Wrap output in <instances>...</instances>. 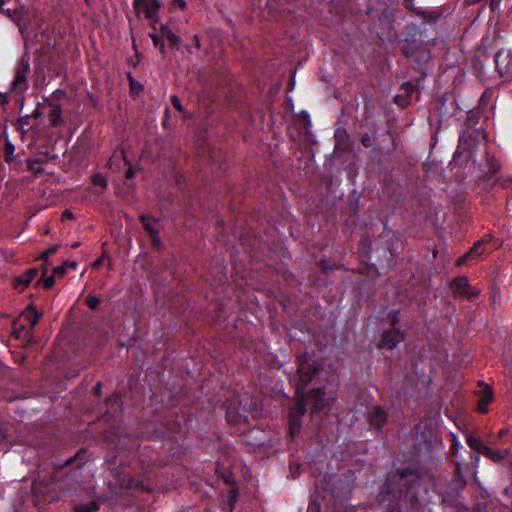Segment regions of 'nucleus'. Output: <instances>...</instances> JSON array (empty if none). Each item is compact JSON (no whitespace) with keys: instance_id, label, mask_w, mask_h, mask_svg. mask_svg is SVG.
I'll use <instances>...</instances> for the list:
<instances>
[{"instance_id":"obj_34","label":"nucleus","mask_w":512,"mask_h":512,"mask_svg":"<svg viewBox=\"0 0 512 512\" xmlns=\"http://www.w3.org/2000/svg\"><path fill=\"white\" fill-rule=\"evenodd\" d=\"M362 143L366 146V147H369L370 146V138L369 136H365L362 138Z\"/></svg>"},{"instance_id":"obj_15","label":"nucleus","mask_w":512,"mask_h":512,"mask_svg":"<svg viewBox=\"0 0 512 512\" xmlns=\"http://www.w3.org/2000/svg\"><path fill=\"white\" fill-rule=\"evenodd\" d=\"M49 121L52 126L58 127L62 124V109L59 105H52L48 114Z\"/></svg>"},{"instance_id":"obj_32","label":"nucleus","mask_w":512,"mask_h":512,"mask_svg":"<svg viewBox=\"0 0 512 512\" xmlns=\"http://www.w3.org/2000/svg\"><path fill=\"white\" fill-rule=\"evenodd\" d=\"M56 250H57V246H54V247L46 250L45 252H43V256L48 257V255H50L51 253H54Z\"/></svg>"},{"instance_id":"obj_14","label":"nucleus","mask_w":512,"mask_h":512,"mask_svg":"<svg viewBox=\"0 0 512 512\" xmlns=\"http://www.w3.org/2000/svg\"><path fill=\"white\" fill-rule=\"evenodd\" d=\"M466 442L471 449H473L474 451H476L478 453L483 454L487 448V446L482 442L481 439L473 436L472 434L466 435Z\"/></svg>"},{"instance_id":"obj_24","label":"nucleus","mask_w":512,"mask_h":512,"mask_svg":"<svg viewBox=\"0 0 512 512\" xmlns=\"http://www.w3.org/2000/svg\"><path fill=\"white\" fill-rule=\"evenodd\" d=\"M92 181H93V184H94V185H100V186H102V187H105V186H106V180H105V178H104L102 175H100V174H96V175H94V176H93V178H92Z\"/></svg>"},{"instance_id":"obj_21","label":"nucleus","mask_w":512,"mask_h":512,"mask_svg":"<svg viewBox=\"0 0 512 512\" xmlns=\"http://www.w3.org/2000/svg\"><path fill=\"white\" fill-rule=\"evenodd\" d=\"M149 37L152 39L154 46L157 47L162 54H164L165 44L161 37L155 33H150Z\"/></svg>"},{"instance_id":"obj_31","label":"nucleus","mask_w":512,"mask_h":512,"mask_svg":"<svg viewBox=\"0 0 512 512\" xmlns=\"http://www.w3.org/2000/svg\"><path fill=\"white\" fill-rule=\"evenodd\" d=\"M192 39H193V42H194V44H195V47H196L197 49H200V47H201V43H200V39H199V37H198L197 35H193Z\"/></svg>"},{"instance_id":"obj_6","label":"nucleus","mask_w":512,"mask_h":512,"mask_svg":"<svg viewBox=\"0 0 512 512\" xmlns=\"http://www.w3.org/2000/svg\"><path fill=\"white\" fill-rule=\"evenodd\" d=\"M451 289L455 295L466 299H470L479 294V289L471 287L468 279L464 276L453 279Z\"/></svg>"},{"instance_id":"obj_42","label":"nucleus","mask_w":512,"mask_h":512,"mask_svg":"<svg viewBox=\"0 0 512 512\" xmlns=\"http://www.w3.org/2000/svg\"><path fill=\"white\" fill-rule=\"evenodd\" d=\"M100 265H101V259L96 260L95 263H94V266L98 267Z\"/></svg>"},{"instance_id":"obj_44","label":"nucleus","mask_w":512,"mask_h":512,"mask_svg":"<svg viewBox=\"0 0 512 512\" xmlns=\"http://www.w3.org/2000/svg\"><path fill=\"white\" fill-rule=\"evenodd\" d=\"M113 401L115 402V404H118L119 397L115 396V397L113 398Z\"/></svg>"},{"instance_id":"obj_13","label":"nucleus","mask_w":512,"mask_h":512,"mask_svg":"<svg viewBox=\"0 0 512 512\" xmlns=\"http://www.w3.org/2000/svg\"><path fill=\"white\" fill-rule=\"evenodd\" d=\"M401 90L406 94L408 100L405 102H400L399 97L395 98V101L400 105L409 104L413 99L417 98L418 92L415 90V87L411 83H404L401 87Z\"/></svg>"},{"instance_id":"obj_2","label":"nucleus","mask_w":512,"mask_h":512,"mask_svg":"<svg viewBox=\"0 0 512 512\" xmlns=\"http://www.w3.org/2000/svg\"><path fill=\"white\" fill-rule=\"evenodd\" d=\"M300 399L291 408L289 415V428L292 437H296L302 426V417L306 413V405L311 404L312 415L323 409H331L332 403L336 400V392L331 386L317 387L310 389L306 394L300 392Z\"/></svg>"},{"instance_id":"obj_29","label":"nucleus","mask_w":512,"mask_h":512,"mask_svg":"<svg viewBox=\"0 0 512 512\" xmlns=\"http://www.w3.org/2000/svg\"><path fill=\"white\" fill-rule=\"evenodd\" d=\"M14 152V146L11 142H7L5 145V153L8 155Z\"/></svg>"},{"instance_id":"obj_35","label":"nucleus","mask_w":512,"mask_h":512,"mask_svg":"<svg viewBox=\"0 0 512 512\" xmlns=\"http://www.w3.org/2000/svg\"><path fill=\"white\" fill-rule=\"evenodd\" d=\"M403 52L406 56H412V51L410 50L408 45L404 47Z\"/></svg>"},{"instance_id":"obj_33","label":"nucleus","mask_w":512,"mask_h":512,"mask_svg":"<svg viewBox=\"0 0 512 512\" xmlns=\"http://www.w3.org/2000/svg\"><path fill=\"white\" fill-rule=\"evenodd\" d=\"M134 174H135V173H134V170L130 167V168L126 171L125 176H126V178L131 179V178H133V177H134Z\"/></svg>"},{"instance_id":"obj_4","label":"nucleus","mask_w":512,"mask_h":512,"mask_svg":"<svg viewBox=\"0 0 512 512\" xmlns=\"http://www.w3.org/2000/svg\"><path fill=\"white\" fill-rule=\"evenodd\" d=\"M133 6L137 13H144L145 17L153 23V29H155V23L159 21V11L162 3L160 0H133Z\"/></svg>"},{"instance_id":"obj_28","label":"nucleus","mask_w":512,"mask_h":512,"mask_svg":"<svg viewBox=\"0 0 512 512\" xmlns=\"http://www.w3.org/2000/svg\"><path fill=\"white\" fill-rule=\"evenodd\" d=\"M452 438H453L452 450L456 453L459 450L460 443H459V441L457 440V437L454 434H452Z\"/></svg>"},{"instance_id":"obj_26","label":"nucleus","mask_w":512,"mask_h":512,"mask_svg":"<svg viewBox=\"0 0 512 512\" xmlns=\"http://www.w3.org/2000/svg\"><path fill=\"white\" fill-rule=\"evenodd\" d=\"M172 6L174 8H179L181 10L186 9V1L185 0H173Z\"/></svg>"},{"instance_id":"obj_3","label":"nucleus","mask_w":512,"mask_h":512,"mask_svg":"<svg viewBox=\"0 0 512 512\" xmlns=\"http://www.w3.org/2000/svg\"><path fill=\"white\" fill-rule=\"evenodd\" d=\"M330 370V367L326 370L320 369L308 354L302 355L299 359L298 373L302 384H308L313 379L330 373Z\"/></svg>"},{"instance_id":"obj_27","label":"nucleus","mask_w":512,"mask_h":512,"mask_svg":"<svg viewBox=\"0 0 512 512\" xmlns=\"http://www.w3.org/2000/svg\"><path fill=\"white\" fill-rule=\"evenodd\" d=\"M54 276H63L66 273V268L64 265L57 266L53 269Z\"/></svg>"},{"instance_id":"obj_18","label":"nucleus","mask_w":512,"mask_h":512,"mask_svg":"<svg viewBox=\"0 0 512 512\" xmlns=\"http://www.w3.org/2000/svg\"><path fill=\"white\" fill-rule=\"evenodd\" d=\"M160 31L174 45H179L181 43L180 37L178 35H176L167 25L162 24L160 26Z\"/></svg>"},{"instance_id":"obj_38","label":"nucleus","mask_w":512,"mask_h":512,"mask_svg":"<svg viewBox=\"0 0 512 512\" xmlns=\"http://www.w3.org/2000/svg\"><path fill=\"white\" fill-rule=\"evenodd\" d=\"M28 119H29V115H27V116H25V117H21L20 122H21L22 124L27 125V124H28Z\"/></svg>"},{"instance_id":"obj_22","label":"nucleus","mask_w":512,"mask_h":512,"mask_svg":"<svg viewBox=\"0 0 512 512\" xmlns=\"http://www.w3.org/2000/svg\"><path fill=\"white\" fill-rule=\"evenodd\" d=\"M171 102H172L173 106L175 107V109H177L180 113H182L185 116L186 111H185L183 105L181 104L180 99L178 98L177 95L171 96Z\"/></svg>"},{"instance_id":"obj_10","label":"nucleus","mask_w":512,"mask_h":512,"mask_svg":"<svg viewBox=\"0 0 512 512\" xmlns=\"http://www.w3.org/2000/svg\"><path fill=\"white\" fill-rule=\"evenodd\" d=\"M141 221L143 223V226H144L145 230L150 235L151 242H152L153 246L159 247L160 244H161V241H160V237L158 235V230H157L158 221L157 220H153V219H149L146 216H142L141 217Z\"/></svg>"},{"instance_id":"obj_20","label":"nucleus","mask_w":512,"mask_h":512,"mask_svg":"<svg viewBox=\"0 0 512 512\" xmlns=\"http://www.w3.org/2000/svg\"><path fill=\"white\" fill-rule=\"evenodd\" d=\"M98 509H99V505L97 504V502L92 501L88 504L78 505L75 508V511L76 512H96Z\"/></svg>"},{"instance_id":"obj_36","label":"nucleus","mask_w":512,"mask_h":512,"mask_svg":"<svg viewBox=\"0 0 512 512\" xmlns=\"http://www.w3.org/2000/svg\"><path fill=\"white\" fill-rule=\"evenodd\" d=\"M413 2L414 0H405L406 7L413 9Z\"/></svg>"},{"instance_id":"obj_37","label":"nucleus","mask_w":512,"mask_h":512,"mask_svg":"<svg viewBox=\"0 0 512 512\" xmlns=\"http://www.w3.org/2000/svg\"><path fill=\"white\" fill-rule=\"evenodd\" d=\"M101 388H102V385H101V383H100V382H98V383L95 385L94 390H95V392H96L97 394H99V393H100V391H101Z\"/></svg>"},{"instance_id":"obj_23","label":"nucleus","mask_w":512,"mask_h":512,"mask_svg":"<svg viewBox=\"0 0 512 512\" xmlns=\"http://www.w3.org/2000/svg\"><path fill=\"white\" fill-rule=\"evenodd\" d=\"M86 303L91 309H96L99 305V299L96 296L90 295L87 297Z\"/></svg>"},{"instance_id":"obj_40","label":"nucleus","mask_w":512,"mask_h":512,"mask_svg":"<svg viewBox=\"0 0 512 512\" xmlns=\"http://www.w3.org/2000/svg\"><path fill=\"white\" fill-rule=\"evenodd\" d=\"M506 434H507V430H506V429H502V430H500V431H499L498 436H499V438H502V437H504Z\"/></svg>"},{"instance_id":"obj_5","label":"nucleus","mask_w":512,"mask_h":512,"mask_svg":"<svg viewBox=\"0 0 512 512\" xmlns=\"http://www.w3.org/2000/svg\"><path fill=\"white\" fill-rule=\"evenodd\" d=\"M29 70V61L22 59L21 62L17 64L15 70V76L12 82V90L17 92H24L28 89L27 75Z\"/></svg>"},{"instance_id":"obj_7","label":"nucleus","mask_w":512,"mask_h":512,"mask_svg":"<svg viewBox=\"0 0 512 512\" xmlns=\"http://www.w3.org/2000/svg\"><path fill=\"white\" fill-rule=\"evenodd\" d=\"M495 64L502 76H508L512 70V57L509 51H499L495 56Z\"/></svg>"},{"instance_id":"obj_19","label":"nucleus","mask_w":512,"mask_h":512,"mask_svg":"<svg viewBox=\"0 0 512 512\" xmlns=\"http://www.w3.org/2000/svg\"><path fill=\"white\" fill-rule=\"evenodd\" d=\"M38 274L37 269H29L25 275L18 278V283L21 284L23 287L27 286L33 278Z\"/></svg>"},{"instance_id":"obj_25","label":"nucleus","mask_w":512,"mask_h":512,"mask_svg":"<svg viewBox=\"0 0 512 512\" xmlns=\"http://www.w3.org/2000/svg\"><path fill=\"white\" fill-rule=\"evenodd\" d=\"M54 282H55V276L54 275L47 276V277L43 278V286L45 288H51L54 285Z\"/></svg>"},{"instance_id":"obj_12","label":"nucleus","mask_w":512,"mask_h":512,"mask_svg":"<svg viewBox=\"0 0 512 512\" xmlns=\"http://www.w3.org/2000/svg\"><path fill=\"white\" fill-rule=\"evenodd\" d=\"M386 418V412L379 406H375L369 411V421L375 426H380L385 423Z\"/></svg>"},{"instance_id":"obj_30","label":"nucleus","mask_w":512,"mask_h":512,"mask_svg":"<svg viewBox=\"0 0 512 512\" xmlns=\"http://www.w3.org/2000/svg\"><path fill=\"white\" fill-rule=\"evenodd\" d=\"M389 317H390L391 321H392L393 323H395L396 321H398V318H397V317H398V311H392V312H390V313H389Z\"/></svg>"},{"instance_id":"obj_43","label":"nucleus","mask_w":512,"mask_h":512,"mask_svg":"<svg viewBox=\"0 0 512 512\" xmlns=\"http://www.w3.org/2000/svg\"><path fill=\"white\" fill-rule=\"evenodd\" d=\"M2 102H3V103H7V102H8L7 96H3V97H2Z\"/></svg>"},{"instance_id":"obj_8","label":"nucleus","mask_w":512,"mask_h":512,"mask_svg":"<svg viewBox=\"0 0 512 512\" xmlns=\"http://www.w3.org/2000/svg\"><path fill=\"white\" fill-rule=\"evenodd\" d=\"M403 339L404 336L400 330L391 329L383 334L382 339L380 341V347L393 349L398 345V343L403 341Z\"/></svg>"},{"instance_id":"obj_11","label":"nucleus","mask_w":512,"mask_h":512,"mask_svg":"<svg viewBox=\"0 0 512 512\" xmlns=\"http://www.w3.org/2000/svg\"><path fill=\"white\" fill-rule=\"evenodd\" d=\"M492 399L493 392L490 387L486 385L479 395V402L477 406L478 411L481 413H486L488 411V404L492 401Z\"/></svg>"},{"instance_id":"obj_16","label":"nucleus","mask_w":512,"mask_h":512,"mask_svg":"<svg viewBox=\"0 0 512 512\" xmlns=\"http://www.w3.org/2000/svg\"><path fill=\"white\" fill-rule=\"evenodd\" d=\"M509 450H493L487 446L485 452L483 453L486 457L494 462H501L505 459V457L509 454Z\"/></svg>"},{"instance_id":"obj_1","label":"nucleus","mask_w":512,"mask_h":512,"mask_svg":"<svg viewBox=\"0 0 512 512\" xmlns=\"http://www.w3.org/2000/svg\"><path fill=\"white\" fill-rule=\"evenodd\" d=\"M412 474L395 473L390 477L391 482L384 484L376 500L379 504L385 505L389 512L398 511L400 505H409L411 508L418 503L417 492L419 485L413 482L408 485V477Z\"/></svg>"},{"instance_id":"obj_17","label":"nucleus","mask_w":512,"mask_h":512,"mask_svg":"<svg viewBox=\"0 0 512 512\" xmlns=\"http://www.w3.org/2000/svg\"><path fill=\"white\" fill-rule=\"evenodd\" d=\"M24 317L27 318V320L29 321L30 328L34 329L41 315L36 311V309L33 306H29L25 310Z\"/></svg>"},{"instance_id":"obj_41","label":"nucleus","mask_w":512,"mask_h":512,"mask_svg":"<svg viewBox=\"0 0 512 512\" xmlns=\"http://www.w3.org/2000/svg\"><path fill=\"white\" fill-rule=\"evenodd\" d=\"M62 216L67 217V218H72L73 214L69 211H65Z\"/></svg>"},{"instance_id":"obj_39","label":"nucleus","mask_w":512,"mask_h":512,"mask_svg":"<svg viewBox=\"0 0 512 512\" xmlns=\"http://www.w3.org/2000/svg\"><path fill=\"white\" fill-rule=\"evenodd\" d=\"M32 115L37 118L41 115V112L39 111L38 108H36L33 112H32Z\"/></svg>"},{"instance_id":"obj_9","label":"nucleus","mask_w":512,"mask_h":512,"mask_svg":"<svg viewBox=\"0 0 512 512\" xmlns=\"http://www.w3.org/2000/svg\"><path fill=\"white\" fill-rule=\"evenodd\" d=\"M483 246L484 241H477L466 254L457 260V265H463L468 260H477L481 258V256L486 253Z\"/></svg>"}]
</instances>
